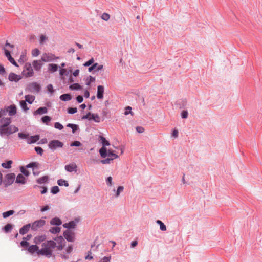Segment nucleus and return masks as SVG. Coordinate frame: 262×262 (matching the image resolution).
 Here are the masks:
<instances>
[{
  "mask_svg": "<svg viewBox=\"0 0 262 262\" xmlns=\"http://www.w3.org/2000/svg\"><path fill=\"white\" fill-rule=\"evenodd\" d=\"M5 110L6 111V113H8L10 116H14L17 112L16 106L14 104L10 105Z\"/></svg>",
  "mask_w": 262,
  "mask_h": 262,
  "instance_id": "4468645a",
  "label": "nucleus"
},
{
  "mask_svg": "<svg viewBox=\"0 0 262 262\" xmlns=\"http://www.w3.org/2000/svg\"><path fill=\"white\" fill-rule=\"evenodd\" d=\"M111 259V257H106L104 256L102 258L99 262H110Z\"/></svg>",
  "mask_w": 262,
  "mask_h": 262,
  "instance_id": "4d7b16f0",
  "label": "nucleus"
},
{
  "mask_svg": "<svg viewBox=\"0 0 262 262\" xmlns=\"http://www.w3.org/2000/svg\"><path fill=\"white\" fill-rule=\"evenodd\" d=\"M124 190V187L122 186H119L117 188V190L116 191L115 189H113V191L115 192V196L116 198L118 197L120 195L121 192H122Z\"/></svg>",
  "mask_w": 262,
  "mask_h": 262,
  "instance_id": "2f4dec72",
  "label": "nucleus"
},
{
  "mask_svg": "<svg viewBox=\"0 0 262 262\" xmlns=\"http://www.w3.org/2000/svg\"><path fill=\"white\" fill-rule=\"evenodd\" d=\"M12 163V161L9 160V161H8L7 163H3L2 164V166L4 168L8 169V168H11Z\"/></svg>",
  "mask_w": 262,
  "mask_h": 262,
  "instance_id": "a19ab883",
  "label": "nucleus"
},
{
  "mask_svg": "<svg viewBox=\"0 0 262 262\" xmlns=\"http://www.w3.org/2000/svg\"><path fill=\"white\" fill-rule=\"evenodd\" d=\"M38 166V164L36 162H32L28 164L26 167L27 168H34V167H37Z\"/></svg>",
  "mask_w": 262,
  "mask_h": 262,
  "instance_id": "6e6d98bb",
  "label": "nucleus"
},
{
  "mask_svg": "<svg viewBox=\"0 0 262 262\" xmlns=\"http://www.w3.org/2000/svg\"><path fill=\"white\" fill-rule=\"evenodd\" d=\"M4 51H5V55L7 57V58H8V60L14 66L17 67L18 65H17L16 62L15 61V60L13 59V58H12V56H11L10 52L6 49H4Z\"/></svg>",
  "mask_w": 262,
  "mask_h": 262,
  "instance_id": "dca6fc26",
  "label": "nucleus"
},
{
  "mask_svg": "<svg viewBox=\"0 0 262 262\" xmlns=\"http://www.w3.org/2000/svg\"><path fill=\"white\" fill-rule=\"evenodd\" d=\"M92 113L89 112L87 114L82 117V119H88L89 120H91V117L92 116Z\"/></svg>",
  "mask_w": 262,
  "mask_h": 262,
  "instance_id": "5fc2aeb1",
  "label": "nucleus"
},
{
  "mask_svg": "<svg viewBox=\"0 0 262 262\" xmlns=\"http://www.w3.org/2000/svg\"><path fill=\"white\" fill-rule=\"evenodd\" d=\"M110 15L106 13H103L101 16V18L105 21H107L110 19Z\"/></svg>",
  "mask_w": 262,
  "mask_h": 262,
  "instance_id": "de8ad7c7",
  "label": "nucleus"
},
{
  "mask_svg": "<svg viewBox=\"0 0 262 262\" xmlns=\"http://www.w3.org/2000/svg\"><path fill=\"white\" fill-rule=\"evenodd\" d=\"M81 145L80 142L76 141L71 144V146H80Z\"/></svg>",
  "mask_w": 262,
  "mask_h": 262,
  "instance_id": "0e129e2a",
  "label": "nucleus"
},
{
  "mask_svg": "<svg viewBox=\"0 0 262 262\" xmlns=\"http://www.w3.org/2000/svg\"><path fill=\"white\" fill-rule=\"evenodd\" d=\"M25 101L32 104L35 100V97L32 95H27L25 96Z\"/></svg>",
  "mask_w": 262,
  "mask_h": 262,
  "instance_id": "c85d7f7f",
  "label": "nucleus"
},
{
  "mask_svg": "<svg viewBox=\"0 0 262 262\" xmlns=\"http://www.w3.org/2000/svg\"><path fill=\"white\" fill-rule=\"evenodd\" d=\"M6 115V111L4 109L0 110V129L8 126L11 122L10 118L3 117Z\"/></svg>",
  "mask_w": 262,
  "mask_h": 262,
  "instance_id": "7ed1b4c3",
  "label": "nucleus"
},
{
  "mask_svg": "<svg viewBox=\"0 0 262 262\" xmlns=\"http://www.w3.org/2000/svg\"><path fill=\"white\" fill-rule=\"evenodd\" d=\"M113 160H114V158H107L105 159L101 160V162L102 164H109V163H110L111 161Z\"/></svg>",
  "mask_w": 262,
  "mask_h": 262,
  "instance_id": "09e8293b",
  "label": "nucleus"
},
{
  "mask_svg": "<svg viewBox=\"0 0 262 262\" xmlns=\"http://www.w3.org/2000/svg\"><path fill=\"white\" fill-rule=\"evenodd\" d=\"M56 243L53 240L47 241L42 244V248L38 251L40 255L50 257L52 255L53 250L56 247Z\"/></svg>",
  "mask_w": 262,
  "mask_h": 262,
  "instance_id": "f257e3e1",
  "label": "nucleus"
},
{
  "mask_svg": "<svg viewBox=\"0 0 262 262\" xmlns=\"http://www.w3.org/2000/svg\"><path fill=\"white\" fill-rule=\"evenodd\" d=\"M93 120L95 122L99 123L100 122V118L99 115L97 114H92L91 117V120Z\"/></svg>",
  "mask_w": 262,
  "mask_h": 262,
  "instance_id": "473e14b6",
  "label": "nucleus"
},
{
  "mask_svg": "<svg viewBox=\"0 0 262 262\" xmlns=\"http://www.w3.org/2000/svg\"><path fill=\"white\" fill-rule=\"evenodd\" d=\"M8 78L11 81L17 82L21 79V76L14 73H11L9 75Z\"/></svg>",
  "mask_w": 262,
  "mask_h": 262,
  "instance_id": "f3484780",
  "label": "nucleus"
},
{
  "mask_svg": "<svg viewBox=\"0 0 262 262\" xmlns=\"http://www.w3.org/2000/svg\"><path fill=\"white\" fill-rule=\"evenodd\" d=\"M112 178L111 177H108L106 180V183H107V185L109 186H111L113 184V182H112Z\"/></svg>",
  "mask_w": 262,
  "mask_h": 262,
  "instance_id": "13d9d810",
  "label": "nucleus"
},
{
  "mask_svg": "<svg viewBox=\"0 0 262 262\" xmlns=\"http://www.w3.org/2000/svg\"><path fill=\"white\" fill-rule=\"evenodd\" d=\"M181 116L183 118H187L188 117V112L187 111H183L181 113Z\"/></svg>",
  "mask_w": 262,
  "mask_h": 262,
  "instance_id": "338daca9",
  "label": "nucleus"
},
{
  "mask_svg": "<svg viewBox=\"0 0 262 262\" xmlns=\"http://www.w3.org/2000/svg\"><path fill=\"white\" fill-rule=\"evenodd\" d=\"M58 58V57H56L54 54L51 53H44L41 57V59L43 62H50L55 59Z\"/></svg>",
  "mask_w": 262,
  "mask_h": 262,
  "instance_id": "1a4fd4ad",
  "label": "nucleus"
},
{
  "mask_svg": "<svg viewBox=\"0 0 262 262\" xmlns=\"http://www.w3.org/2000/svg\"><path fill=\"white\" fill-rule=\"evenodd\" d=\"M125 110L124 114L125 115H127L129 114H131L132 116L134 115V113L132 112V107L130 106L126 107Z\"/></svg>",
  "mask_w": 262,
  "mask_h": 262,
  "instance_id": "79ce46f5",
  "label": "nucleus"
},
{
  "mask_svg": "<svg viewBox=\"0 0 262 262\" xmlns=\"http://www.w3.org/2000/svg\"><path fill=\"white\" fill-rule=\"evenodd\" d=\"M104 90V86L102 85L97 86V97L98 99H101L103 98Z\"/></svg>",
  "mask_w": 262,
  "mask_h": 262,
  "instance_id": "a211bd4d",
  "label": "nucleus"
},
{
  "mask_svg": "<svg viewBox=\"0 0 262 262\" xmlns=\"http://www.w3.org/2000/svg\"><path fill=\"white\" fill-rule=\"evenodd\" d=\"M30 228H31L30 224H28L24 226L19 230L20 234L24 235L25 233H27L29 231Z\"/></svg>",
  "mask_w": 262,
  "mask_h": 262,
  "instance_id": "5701e85b",
  "label": "nucleus"
},
{
  "mask_svg": "<svg viewBox=\"0 0 262 262\" xmlns=\"http://www.w3.org/2000/svg\"><path fill=\"white\" fill-rule=\"evenodd\" d=\"M136 130L139 133H142L144 132V128L142 126H137L136 128Z\"/></svg>",
  "mask_w": 262,
  "mask_h": 262,
  "instance_id": "e2e57ef3",
  "label": "nucleus"
},
{
  "mask_svg": "<svg viewBox=\"0 0 262 262\" xmlns=\"http://www.w3.org/2000/svg\"><path fill=\"white\" fill-rule=\"evenodd\" d=\"M12 229V225L10 224H7L5 227H4V230L5 232H8L10 231Z\"/></svg>",
  "mask_w": 262,
  "mask_h": 262,
  "instance_id": "a18cd8bd",
  "label": "nucleus"
},
{
  "mask_svg": "<svg viewBox=\"0 0 262 262\" xmlns=\"http://www.w3.org/2000/svg\"><path fill=\"white\" fill-rule=\"evenodd\" d=\"M27 89L31 92H39L40 90V86L36 82H32L28 85Z\"/></svg>",
  "mask_w": 262,
  "mask_h": 262,
  "instance_id": "f8f14e48",
  "label": "nucleus"
},
{
  "mask_svg": "<svg viewBox=\"0 0 262 262\" xmlns=\"http://www.w3.org/2000/svg\"><path fill=\"white\" fill-rule=\"evenodd\" d=\"M107 156L108 157H111L110 158H114V159L118 158V156L114 153V151L111 149L107 150Z\"/></svg>",
  "mask_w": 262,
  "mask_h": 262,
  "instance_id": "c756f323",
  "label": "nucleus"
},
{
  "mask_svg": "<svg viewBox=\"0 0 262 262\" xmlns=\"http://www.w3.org/2000/svg\"><path fill=\"white\" fill-rule=\"evenodd\" d=\"M59 191V189L58 186H54L51 189V192L53 194H56Z\"/></svg>",
  "mask_w": 262,
  "mask_h": 262,
  "instance_id": "603ef678",
  "label": "nucleus"
},
{
  "mask_svg": "<svg viewBox=\"0 0 262 262\" xmlns=\"http://www.w3.org/2000/svg\"><path fill=\"white\" fill-rule=\"evenodd\" d=\"M5 74V70L3 66L0 64V74L4 75Z\"/></svg>",
  "mask_w": 262,
  "mask_h": 262,
  "instance_id": "774afa93",
  "label": "nucleus"
},
{
  "mask_svg": "<svg viewBox=\"0 0 262 262\" xmlns=\"http://www.w3.org/2000/svg\"><path fill=\"white\" fill-rule=\"evenodd\" d=\"M26 178L22 174H19L16 179V183L24 184L26 183Z\"/></svg>",
  "mask_w": 262,
  "mask_h": 262,
  "instance_id": "b1692460",
  "label": "nucleus"
},
{
  "mask_svg": "<svg viewBox=\"0 0 262 262\" xmlns=\"http://www.w3.org/2000/svg\"><path fill=\"white\" fill-rule=\"evenodd\" d=\"M46 239V236L45 235H39L35 237L34 239V242L36 244H39L41 242L45 241Z\"/></svg>",
  "mask_w": 262,
  "mask_h": 262,
  "instance_id": "4be33fe9",
  "label": "nucleus"
},
{
  "mask_svg": "<svg viewBox=\"0 0 262 262\" xmlns=\"http://www.w3.org/2000/svg\"><path fill=\"white\" fill-rule=\"evenodd\" d=\"M14 213V211L13 210H11L3 212L2 215H3V217L4 218H6V217H9L10 215H13Z\"/></svg>",
  "mask_w": 262,
  "mask_h": 262,
  "instance_id": "e433bc0d",
  "label": "nucleus"
},
{
  "mask_svg": "<svg viewBox=\"0 0 262 262\" xmlns=\"http://www.w3.org/2000/svg\"><path fill=\"white\" fill-rule=\"evenodd\" d=\"M41 120L43 123L48 124L51 121V118L48 116H45L42 117Z\"/></svg>",
  "mask_w": 262,
  "mask_h": 262,
  "instance_id": "c03bdc74",
  "label": "nucleus"
},
{
  "mask_svg": "<svg viewBox=\"0 0 262 262\" xmlns=\"http://www.w3.org/2000/svg\"><path fill=\"white\" fill-rule=\"evenodd\" d=\"M20 105L24 111L27 112L29 110V108L27 107V105L25 101H20Z\"/></svg>",
  "mask_w": 262,
  "mask_h": 262,
  "instance_id": "4c0bfd02",
  "label": "nucleus"
},
{
  "mask_svg": "<svg viewBox=\"0 0 262 262\" xmlns=\"http://www.w3.org/2000/svg\"><path fill=\"white\" fill-rule=\"evenodd\" d=\"M48 112L47 108L46 107H41L36 110L34 112V115H42L44 114H46Z\"/></svg>",
  "mask_w": 262,
  "mask_h": 262,
  "instance_id": "412c9836",
  "label": "nucleus"
},
{
  "mask_svg": "<svg viewBox=\"0 0 262 262\" xmlns=\"http://www.w3.org/2000/svg\"><path fill=\"white\" fill-rule=\"evenodd\" d=\"M94 62V59L92 58H91V59H90L89 61H88L87 62H86L84 64V66H85V67H89L90 66H91L92 63H93V62Z\"/></svg>",
  "mask_w": 262,
  "mask_h": 262,
  "instance_id": "052dcab7",
  "label": "nucleus"
},
{
  "mask_svg": "<svg viewBox=\"0 0 262 262\" xmlns=\"http://www.w3.org/2000/svg\"><path fill=\"white\" fill-rule=\"evenodd\" d=\"M35 150L37 154H39L40 155H42L43 151V149L41 147L38 146L35 147Z\"/></svg>",
  "mask_w": 262,
  "mask_h": 262,
  "instance_id": "8fccbe9b",
  "label": "nucleus"
},
{
  "mask_svg": "<svg viewBox=\"0 0 262 262\" xmlns=\"http://www.w3.org/2000/svg\"><path fill=\"white\" fill-rule=\"evenodd\" d=\"M45 221L43 220H39L36 221L31 225V229L33 230H37L45 225Z\"/></svg>",
  "mask_w": 262,
  "mask_h": 262,
  "instance_id": "9d476101",
  "label": "nucleus"
},
{
  "mask_svg": "<svg viewBox=\"0 0 262 262\" xmlns=\"http://www.w3.org/2000/svg\"><path fill=\"white\" fill-rule=\"evenodd\" d=\"M65 169L69 172L77 171V165L75 163H71L65 166Z\"/></svg>",
  "mask_w": 262,
  "mask_h": 262,
  "instance_id": "6ab92c4d",
  "label": "nucleus"
},
{
  "mask_svg": "<svg viewBox=\"0 0 262 262\" xmlns=\"http://www.w3.org/2000/svg\"><path fill=\"white\" fill-rule=\"evenodd\" d=\"M67 126L68 127H69L70 128H71L72 129V132L73 133H74L75 132V131L78 128V126L77 125H75V124H68L67 125Z\"/></svg>",
  "mask_w": 262,
  "mask_h": 262,
  "instance_id": "49530a36",
  "label": "nucleus"
},
{
  "mask_svg": "<svg viewBox=\"0 0 262 262\" xmlns=\"http://www.w3.org/2000/svg\"><path fill=\"white\" fill-rule=\"evenodd\" d=\"M54 127L55 128L59 130H61L63 128V125L59 122H56L54 124Z\"/></svg>",
  "mask_w": 262,
  "mask_h": 262,
  "instance_id": "864d4df0",
  "label": "nucleus"
},
{
  "mask_svg": "<svg viewBox=\"0 0 262 262\" xmlns=\"http://www.w3.org/2000/svg\"><path fill=\"white\" fill-rule=\"evenodd\" d=\"M48 180V176H43V177H42L39 178L37 180V182L39 184H43V183L47 182Z\"/></svg>",
  "mask_w": 262,
  "mask_h": 262,
  "instance_id": "c9c22d12",
  "label": "nucleus"
},
{
  "mask_svg": "<svg viewBox=\"0 0 262 262\" xmlns=\"http://www.w3.org/2000/svg\"><path fill=\"white\" fill-rule=\"evenodd\" d=\"M103 67V65H98V63H96L93 64L91 67H89L88 71L90 72L95 69H96L97 71H99L102 69Z\"/></svg>",
  "mask_w": 262,
  "mask_h": 262,
  "instance_id": "a878e982",
  "label": "nucleus"
},
{
  "mask_svg": "<svg viewBox=\"0 0 262 262\" xmlns=\"http://www.w3.org/2000/svg\"><path fill=\"white\" fill-rule=\"evenodd\" d=\"M58 68V67L57 64L51 63L48 65V69L49 72L53 73L57 71Z\"/></svg>",
  "mask_w": 262,
  "mask_h": 262,
  "instance_id": "bb28decb",
  "label": "nucleus"
},
{
  "mask_svg": "<svg viewBox=\"0 0 262 262\" xmlns=\"http://www.w3.org/2000/svg\"><path fill=\"white\" fill-rule=\"evenodd\" d=\"M18 136L21 139L26 140L27 143L29 144L36 142L40 139L39 135L30 136L29 134L27 133H19Z\"/></svg>",
  "mask_w": 262,
  "mask_h": 262,
  "instance_id": "f03ea898",
  "label": "nucleus"
},
{
  "mask_svg": "<svg viewBox=\"0 0 262 262\" xmlns=\"http://www.w3.org/2000/svg\"><path fill=\"white\" fill-rule=\"evenodd\" d=\"M60 99L62 101H69L72 99V97L70 94H64L60 96Z\"/></svg>",
  "mask_w": 262,
  "mask_h": 262,
  "instance_id": "7c9ffc66",
  "label": "nucleus"
},
{
  "mask_svg": "<svg viewBox=\"0 0 262 262\" xmlns=\"http://www.w3.org/2000/svg\"><path fill=\"white\" fill-rule=\"evenodd\" d=\"M43 65V61L41 60H34L32 62V66L36 71H39Z\"/></svg>",
  "mask_w": 262,
  "mask_h": 262,
  "instance_id": "2eb2a0df",
  "label": "nucleus"
},
{
  "mask_svg": "<svg viewBox=\"0 0 262 262\" xmlns=\"http://www.w3.org/2000/svg\"><path fill=\"white\" fill-rule=\"evenodd\" d=\"M65 238L69 242H73L74 241V233L69 230H67L63 233Z\"/></svg>",
  "mask_w": 262,
  "mask_h": 262,
  "instance_id": "ddd939ff",
  "label": "nucleus"
},
{
  "mask_svg": "<svg viewBox=\"0 0 262 262\" xmlns=\"http://www.w3.org/2000/svg\"><path fill=\"white\" fill-rule=\"evenodd\" d=\"M15 178V175L14 173H8L5 177V179L3 183L5 187L12 185L14 182Z\"/></svg>",
  "mask_w": 262,
  "mask_h": 262,
  "instance_id": "0eeeda50",
  "label": "nucleus"
},
{
  "mask_svg": "<svg viewBox=\"0 0 262 262\" xmlns=\"http://www.w3.org/2000/svg\"><path fill=\"white\" fill-rule=\"evenodd\" d=\"M61 231V228L58 227H54L51 228L49 231L52 234L58 233Z\"/></svg>",
  "mask_w": 262,
  "mask_h": 262,
  "instance_id": "72a5a7b5",
  "label": "nucleus"
},
{
  "mask_svg": "<svg viewBox=\"0 0 262 262\" xmlns=\"http://www.w3.org/2000/svg\"><path fill=\"white\" fill-rule=\"evenodd\" d=\"M63 146V143L57 140H52L48 144L49 148L52 150H55L57 148H62Z\"/></svg>",
  "mask_w": 262,
  "mask_h": 262,
  "instance_id": "6e6552de",
  "label": "nucleus"
},
{
  "mask_svg": "<svg viewBox=\"0 0 262 262\" xmlns=\"http://www.w3.org/2000/svg\"><path fill=\"white\" fill-rule=\"evenodd\" d=\"M77 111V109L76 107H69L68 109V112L69 114H74L76 113Z\"/></svg>",
  "mask_w": 262,
  "mask_h": 262,
  "instance_id": "3c124183",
  "label": "nucleus"
},
{
  "mask_svg": "<svg viewBox=\"0 0 262 262\" xmlns=\"http://www.w3.org/2000/svg\"><path fill=\"white\" fill-rule=\"evenodd\" d=\"M54 239L57 242L58 244L57 246L56 245V247L57 248V250L59 251L63 250L66 244V242L64 238L61 236H60L55 238Z\"/></svg>",
  "mask_w": 262,
  "mask_h": 262,
  "instance_id": "9b49d317",
  "label": "nucleus"
},
{
  "mask_svg": "<svg viewBox=\"0 0 262 262\" xmlns=\"http://www.w3.org/2000/svg\"><path fill=\"white\" fill-rule=\"evenodd\" d=\"M18 131V128L14 125L6 126L4 128L0 129V135L1 136H9L11 134L15 133Z\"/></svg>",
  "mask_w": 262,
  "mask_h": 262,
  "instance_id": "20e7f679",
  "label": "nucleus"
},
{
  "mask_svg": "<svg viewBox=\"0 0 262 262\" xmlns=\"http://www.w3.org/2000/svg\"><path fill=\"white\" fill-rule=\"evenodd\" d=\"M85 259H89V260H92L93 259V257L92 256V253L91 251H89L88 252V255L85 257Z\"/></svg>",
  "mask_w": 262,
  "mask_h": 262,
  "instance_id": "69168bd1",
  "label": "nucleus"
},
{
  "mask_svg": "<svg viewBox=\"0 0 262 262\" xmlns=\"http://www.w3.org/2000/svg\"><path fill=\"white\" fill-rule=\"evenodd\" d=\"M62 224L61 220L58 217H54L51 219L50 221V224L52 225L59 226Z\"/></svg>",
  "mask_w": 262,
  "mask_h": 262,
  "instance_id": "393cba45",
  "label": "nucleus"
},
{
  "mask_svg": "<svg viewBox=\"0 0 262 262\" xmlns=\"http://www.w3.org/2000/svg\"><path fill=\"white\" fill-rule=\"evenodd\" d=\"M48 38L44 35H41L40 38V43L43 44L44 42L47 40Z\"/></svg>",
  "mask_w": 262,
  "mask_h": 262,
  "instance_id": "bf43d9fd",
  "label": "nucleus"
},
{
  "mask_svg": "<svg viewBox=\"0 0 262 262\" xmlns=\"http://www.w3.org/2000/svg\"><path fill=\"white\" fill-rule=\"evenodd\" d=\"M40 51L37 48L33 49L31 52V54L33 57H37L40 54Z\"/></svg>",
  "mask_w": 262,
  "mask_h": 262,
  "instance_id": "37998d69",
  "label": "nucleus"
},
{
  "mask_svg": "<svg viewBox=\"0 0 262 262\" xmlns=\"http://www.w3.org/2000/svg\"><path fill=\"white\" fill-rule=\"evenodd\" d=\"M156 223L160 225V228L162 231H166V227L160 220H157Z\"/></svg>",
  "mask_w": 262,
  "mask_h": 262,
  "instance_id": "58836bf2",
  "label": "nucleus"
},
{
  "mask_svg": "<svg viewBox=\"0 0 262 262\" xmlns=\"http://www.w3.org/2000/svg\"><path fill=\"white\" fill-rule=\"evenodd\" d=\"M21 172L25 174L26 176H28L29 175V172L28 170H27L23 167H21L20 168Z\"/></svg>",
  "mask_w": 262,
  "mask_h": 262,
  "instance_id": "680f3d73",
  "label": "nucleus"
},
{
  "mask_svg": "<svg viewBox=\"0 0 262 262\" xmlns=\"http://www.w3.org/2000/svg\"><path fill=\"white\" fill-rule=\"evenodd\" d=\"M99 138L100 141L103 145L102 147L99 150V153L101 156L104 158L107 156V148L105 146L109 145L110 143L104 137L100 136Z\"/></svg>",
  "mask_w": 262,
  "mask_h": 262,
  "instance_id": "39448f33",
  "label": "nucleus"
},
{
  "mask_svg": "<svg viewBox=\"0 0 262 262\" xmlns=\"http://www.w3.org/2000/svg\"><path fill=\"white\" fill-rule=\"evenodd\" d=\"M57 183L59 186H65L66 187H68L69 186V183H68V182L63 179H60L58 180Z\"/></svg>",
  "mask_w": 262,
  "mask_h": 262,
  "instance_id": "ea45409f",
  "label": "nucleus"
},
{
  "mask_svg": "<svg viewBox=\"0 0 262 262\" xmlns=\"http://www.w3.org/2000/svg\"><path fill=\"white\" fill-rule=\"evenodd\" d=\"M63 226L66 228H74L76 226V223L74 221H71L68 223L64 224Z\"/></svg>",
  "mask_w": 262,
  "mask_h": 262,
  "instance_id": "cd10ccee",
  "label": "nucleus"
},
{
  "mask_svg": "<svg viewBox=\"0 0 262 262\" xmlns=\"http://www.w3.org/2000/svg\"><path fill=\"white\" fill-rule=\"evenodd\" d=\"M39 250H40V249H39L38 246H37L36 245H31V246H29L28 248V251L29 252H30V253H33L35 252H36L37 255H40V253H38V251Z\"/></svg>",
  "mask_w": 262,
  "mask_h": 262,
  "instance_id": "aec40b11",
  "label": "nucleus"
},
{
  "mask_svg": "<svg viewBox=\"0 0 262 262\" xmlns=\"http://www.w3.org/2000/svg\"><path fill=\"white\" fill-rule=\"evenodd\" d=\"M69 88L72 90H77L81 89V86L78 83H74L69 86Z\"/></svg>",
  "mask_w": 262,
  "mask_h": 262,
  "instance_id": "f704fd0d",
  "label": "nucleus"
},
{
  "mask_svg": "<svg viewBox=\"0 0 262 262\" xmlns=\"http://www.w3.org/2000/svg\"><path fill=\"white\" fill-rule=\"evenodd\" d=\"M22 74L26 77H30L33 76L34 72L31 63H26L25 64Z\"/></svg>",
  "mask_w": 262,
  "mask_h": 262,
  "instance_id": "423d86ee",
  "label": "nucleus"
}]
</instances>
